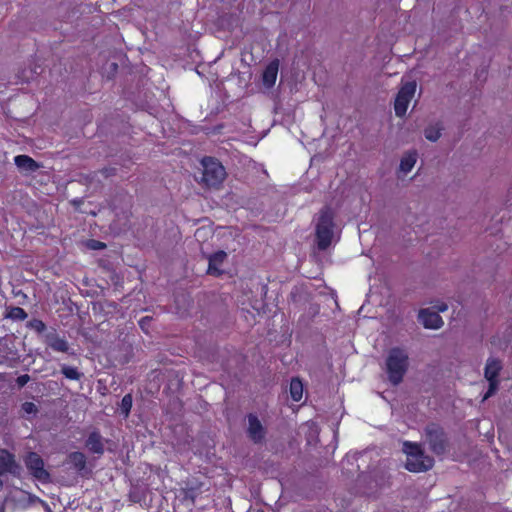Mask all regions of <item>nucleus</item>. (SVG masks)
Listing matches in <instances>:
<instances>
[{"mask_svg":"<svg viewBox=\"0 0 512 512\" xmlns=\"http://www.w3.org/2000/svg\"><path fill=\"white\" fill-rule=\"evenodd\" d=\"M385 366L390 383L395 386L399 385L409 367V356L405 349L400 347L391 348L387 354Z\"/></svg>","mask_w":512,"mask_h":512,"instance_id":"obj_1","label":"nucleus"},{"mask_svg":"<svg viewBox=\"0 0 512 512\" xmlns=\"http://www.w3.org/2000/svg\"><path fill=\"white\" fill-rule=\"evenodd\" d=\"M403 451L407 455L405 468L410 472H425L434 466V459L426 455L418 443L405 441Z\"/></svg>","mask_w":512,"mask_h":512,"instance_id":"obj_2","label":"nucleus"},{"mask_svg":"<svg viewBox=\"0 0 512 512\" xmlns=\"http://www.w3.org/2000/svg\"><path fill=\"white\" fill-rule=\"evenodd\" d=\"M334 215L329 207L321 209L316 224V241L320 250H326L332 243Z\"/></svg>","mask_w":512,"mask_h":512,"instance_id":"obj_3","label":"nucleus"},{"mask_svg":"<svg viewBox=\"0 0 512 512\" xmlns=\"http://www.w3.org/2000/svg\"><path fill=\"white\" fill-rule=\"evenodd\" d=\"M203 166L202 182L209 188H219L226 178L224 166L214 157L206 156L201 161Z\"/></svg>","mask_w":512,"mask_h":512,"instance_id":"obj_4","label":"nucleus"},{"mask_svg":"<svg viewBox=\"0 0 512 512\" xmlns=\"http://www.w3.org/2000/svg\"><path fill=\"white\" fill-rule=\"evenodd\" d=\"M426 441L430 450L435 455H443L449 446V441L444 429L436 423H430L425 428Z\"/></svg>","mask_w":512,"mask_h":512,"instance_id":"obj_5","label":"nucleus"},{"mask_svg":"<svg viewBox=\"0 0 512 512\" xmlns=\"http://www.w3.org/2000/svg\"><path fill=\"white\" fill-rule=\"evenodd\" d=\"M415 91V82H407L400 88L394 102V110L396 116L402 117L406 114L408 105L413 98Z\"/></svg>","mask_w":512,"mask_h":512,"instance_id":"obj_6","label":"nucleus"},{"mask_svg":"<svg viewBox=\"0 0 512 512\" xmlns=\"http://www.w3.org/2000/svg\"><path fill=\"white\" fill-rule=\"evenodd\" d=\"M25 465L29 473L36 479L45 482L50 474L44 468V461L36 452H29L25 458Z\"/></svg>","mask_w":512,"mask_h":512,"instance_id":"obj_7","label":"nucleus"},{"mask_svg":"<svg viewBox=\"0 0 512 512\" xmlns=\"http://www.w3.org/2000/svg\"><path fill=\"white\" fill-rule=\"evenodd\" d=\"M247 429L246 433L248 438L254 444H262L265 441L267 429L259 420L258 416L254 413H249L247 415Z\"/></svg>","mask_w":512,"mask_h":512,"instance_id":"obj_8","label":"nucleus"},{"mask_svg":"<svg viewBox=\"0 0 512 512\" xmlns=\"http://www.w3.org/2000/svg\"><path fill=\"white\" fill-rule=\"evenodd\" d=\"M418 320L426 329H439L443 325V320L439 313L428 308L419 311Z\"/></svg>","mask_w":512,"mask_h":512,"instance_id":"obj_9","label":"nucleus"},{"mask_svg":"<svg viewBox=\"0 0 512 512\" xmlns=\"http://www.w3.org/2000/svg\"><path fill=\"white\" fill-rule=\"evenodd\" d=\"M45 343L53 351L74 355L73 351L70 352L68 341L64 337H60L56 332L46 334Z\"/></svg>","mask_w":512,"mask_h":512,"instance_id":"obj_10","label":"nucleus"},{"mask_svg":"<svg viewBox=\"0 0 512 512\" xmlns=\"http://www.w3.org/2000/svg\"><path fill=\"white\" fill-rule=\"evenodd\" d=\"M279 70V60L270 61L262 73V81L265 87L272 88L275 85Z\"/></svg>","mask_w":512,"mask_h":512,"instance_id":"obj_11","label":"nucleus"},{"mask_svg":"<svg viewBox=\"0 0 512 512\" xmlns=\"http://www.w3.org/2000/svg\"><path fill=\"white\" fill-rule=\"evenodd\" d=\"M226 257H227L226 252H224L222 250L211 254L209 256L207 274L216 276V277L220 276L222 274V270L220 269V266L223 264Z\"/></svg>","mask_w":512,"mask_h":512,"instance_id":"obj_12","label":"nucleus"},{"mask_svg":"<svg viewBox=\"0 0 512 512\" xmlns=\"http://www.w3.org/2000/svg\"><path fill=\"white\" fill-rule=\"evenodd\" d=\"M85 446L91 453L102 455L104 453V442L100 432L92 431L85 441Z\"/></svg>","mask_w":512,"mask_h":512,"instance_id":"obj_13","label":"nucleus"},{"mask_svg":"<svg viewBox=\"0 0 512 512\" xmlns=\"http://www.w3.org/2000/svg\"><path fill=\"white\" fill-rule=\"evenodd\" d=\"M15 165L25 172H35L40 168V164L28 155H17L14 157Z\"/></svg>","mask_w":512,"mask_h":512,"instance_id":"obj_14","label":"nucleus"},{"mask_svg":"<svg viewBox=\"0 0 512 512\" xmlns=\"http://www.w3.org/2000/svg\"><path fill=\"white\" fill-rule=\"evenodd\" d=\"M501 369L502 364L500 360L489 358L485 366L484 376L486 379H498Z\"/></svg>","mask_w":512,"mask_h":512,"instance_id":"obj_15","label":"nucleus"},{"mask_svg":"<svg viewBox=\"0 0 512 512\" xmlns=\"http://www.w3.org/2000/svg\"><path fill=\"white\" fill-rule=\"evenodd\" d=\"M303 383L298 377H294L290 381L289 392L293 401L299 402L303 396Z\"/></svg>","mask_w":512,"mask_h":512,"instance_id":"obj_16","label":"nucleus"},{"mask_svg":"<svg viewBox=\"0 0 512 512\" xmlns=\"http://www.w3.org/2000/svg\"><path fill=\"white\" fill-rule=\"evenodd\" d=\"M69 463L77 470L82 471L86 467V456L84 453L75 451L68 456Z\"/></svg>","mask_w":512,"mask_h":512,"instance_id":"obj_17","label":"nucleus"},{"mask_svg":"<svg viewBox=\"0 0 512 512\" xmlns=\"http://www.w3.org/2000/svg\"><path fill=\"white\" fill-rule=\"evenodd\" d=\"M417 160V153L415 151L408 152L405 154L400 162V170L404 173H408L414 167Z\"/></svg>","mask_w":512,"mask_h":512,"instance_id":"obj_18","label":"nucleus"},{"mask_svg":"<svg viewBox=\"0 0 512 512\" xmlns=\"http://www.w3.org/2000/svg\"><path fill=\"white\" fill-rule=\"evenodd\" d=\"M15 464L14 456L9 452L0 454V476L9 472Z\"/></svg>","mask_w":512,"mask_h":512,"instance_id":"obj_19","label":"nucleus"},{"mask_svg":"<svg viewBox=\"0 0 512 512\" xmlns=\"http://www.w3.org/2000/svg\"><path fill=\"white\" fill-rule=\"evenodd\" d=\"M28 317L27 312L18 306L8 307L6 309L5 318L15 321H23Z\"/></svg>","mask_w":512,"mask_h":512,"instance_id":"obj_20","label":"nucleus"},{"mask_svg":"<svg viewBox=\"0 0 512 512\" xmlns=\"http://www.w3.org/2000/svg\"><path fill=\"white\" fill-rule=\"evenodd\" d=\"M61 373L65 378L73 381H79L84 376V374L79 371L78 368L68 365L61 366Z\"/></svg>","mask_w":512,"mask_h":512,"instance_id":"obj_21","label":"nucleus"},{"mask_svg":"<svg viewBox=\"0 0 512 512\" xmlns=\"http://www.w3.org/2000/svg\"><path fill=\"white\" fill-rule=\"evenodd\" d=\"M133 404V398L130 393L123 396L120 403V411L124 417H128Z\"/></svg>","mask_w":512,"mask_h":512,"instance_id":"obj_22","label":"nucleus"},{"mask_svg":"<svg viewBox=\"0 0 512 512\" xmlns=\"http://www.w3.org/2000/svg\"><path fill=\"white\" fill-rule=\"evenodd\" d=\"M442 127L439 125L429 126L424 130L425 138L429 141L435 142L441 136Z\"/></svg>","mask_w":512,"mask_h":512,"instance_id":"obj_23","label":"nucleus"},{"mask_svg":"<svg viewBox=\"0 0 512 512\" xmlns=\"http://www.w3.org/2000/svg\"><path fill=\"white\" fill-rule=\"evenodd\" d=\"M26 326L29 329L34 330L38 334H41L46 330V324L42 320L37 318L29 320Z\"/></svg>","mask_w":512,"mask_h":512,"instance_id":"obj_24","label":"nucleus"},{"mask_svg":"<svg viewBox=\"0 0 512 512\" xmlns=\"http://www.w3.org/2000/svg\"><path fill=\"white\" fill-rule=\"evenodd\" d=\"M21 410L24 414L35 415L38 412L37 406L33 402L26 401L21 405Z\"/></svg>","mask_w":512,"mask_h":512,"instance_id":"obj_25","label":"nucleus"},{"mask_svg":"<svg viewBox=\"0 0 512 512\" xmlns=\"http://www.w3.org/2000/svg\"><path fill=\"white\" fill-rule=\"evenodd\" d=\"M487 381L489 382V387L484 396V399L491 397L496 392L499 385L498 379H487Z\"/></svg>","mask_w":512,"mask_h":512,"instance_id":"obj_26","label":"nucleus"},{"mask_svg":"<svg viewBox=\"0 0 512 512\" xmlns=\"http://www.w3.org/2000/svg\"><path fill=\"white\" fill-rule=\"evenodd\" d=\"M487 381L489 382V387L484 396V399L491 397L496 392L499 385L498 379H487Z\"/></svg>","mask_w":512,"mask_h":512,"instance_id":"obj_27","label":"nucleus"},{"mask_svg":"<svg viewBox=\"0 0 512 512\" xmlns=\"http://www.w3.org/2000/svg\"><path fill=\"white\" fill-rule=\"evenodd\" d=\"M487 381L489 382V387L484 396V399L491 397L496 392L499 385L498 379H487Z\"/></svg>","mask_w":512,"mask_h":512,"instance_id":"obj_28","label":"nucleus"},{"mask_svg":"<svg viewBox=\"0 0 512 512\" xmlns=\"http://www.w3.org/2000/svg\"><path fill=\"white\" fill-rule=\"evenodd\" d=\"M87 247L92 250H102L106 248V244L99 240L92 239L87 242Z\"/></svg>","mask_w":512,"mask_h":512,"instance_id":"obj_29","label":"nucleus"},{"mask_svg":"<svg viewBox=\"0 0 512 512\" xmlns=\"http://www.w3.org/2000/svg\"><path fill=\"white\" fill-rule=\"evenodd\" d=\"M30 380V376L28 374H23L17 377L16 383L19 387H24Z\"/></svg>","mask_w":512,"mask_h":512,"instance_id":"obj_30","label":"nucleus"},{"mask_svg":"<svg viewBox=\"0 0 512 512\" xmlns=\"http://www.w3.org/2000/svg\"><path fill=\"white\" fill-rule=\"evenodd\" d=\"M437 309H438V312H444V311H446L448 309V306H447V304L442 303L441 305H439L437 307Z\"/></svg>","mask_w":512,"mask_h":512,"instance_id":"obj_31","label":"nucleus"}]
</instances>
